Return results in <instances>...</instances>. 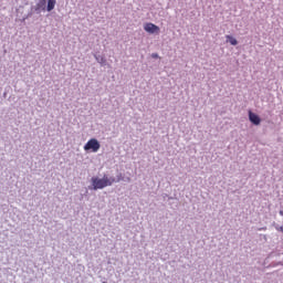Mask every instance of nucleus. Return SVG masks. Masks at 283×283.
<instances>
[{
	"mask_svg": "<svg viewBox=\"0 0 283 283\" xmlns=\"http://www.w3.org/2000/svg\"><path fill=\"white\" fill-rule=\"evenodd\" d=\"M120 180H123V175H119L117 179L104 175L103 178L92 177L91 182L94 191H97V189H105V187H112L114 182H120Z\"/></svg>",
	"mask_w": 283,
	"mask_h": 283,
	"instance_id": "obj_1",
	"label": "nucleus"
},
{
	"mask_svg": "<svg viewBox=\"0 0 283 283\" xmlns=\"http://www.w3.org/2000/svg\"><path fill=\"white\" fill-rule=\"evenodd\" d=\"M101 149V143L96 138H91L85 145H84V151H92L93 154H96Z\"/></svg>",
	"mask_w": 283,
	"mask_h": 283,
	"instance_id": "obj_2",
	"label": "nucleus"
},
{
	"mask_svg": "<svg viewBox=\"0 0 283 283\" xmlns=\"http://www.w3.org/2000/svg\"><path fill=\"white\" fill-rule=\"evenodd\" d=\"M144 30L149 34H158L160 32V28L151 22L146 23Z\"/></svg>",
	"mask_w": 283,
	"mask_h": 283,
	"instance_id": "obj_3",
	"label": "nucleus"
},
{
	"mask_svg": "<svg viewBox=\"0 0 283 283\" xmlns=\"http://www.w3.org/2000/svg\"><path fill=\"white\" fill-rule=\"evenodd\" d=\"M249 118H250V123H252L253 125H260L261 123L260 116H258L251 111L249 112Z\"/></svg>",
	"mask_w": 283,
	"mask_h": 283,
	"instance_id": "obj_4",
	"label": "nucleus"
},
{
	"mask_svg": "<svg viewBox=\"0 0 283 283\" xmlns=\"http://www.w3.org/2000/svg\"><path fill=\"white\" fill-rule=\"evenodd\" d=\"M55 6H56V0H49L48 7H46L48 12H52Z\"/></svg>",
	"mask_w": 283,
	"mask_h": 283,
	"instance_id": "obj_5",
	"label": "nucleus"
},
{
	"mask_svg": "<svg viewBox=\"0 0 283 283\" xmlns=\"http://www.w3.org/2000/svg\"><path fill=\"white\" fill-rule=\"evenodd\" d=\"M227 41L231 43L232 45H238V40L231 35H226Z\"/></svg>",
	"mask_w": 283,
	"mask_h": 283,
	"instance_id": "obj_6",
	"label": "nucleus"
},
{
	"mask_svg": "<svg viewBox=\"0 0 283 283\" xmlns=\"http://www.w3.org/2000/svg\"><path fill=\"white\" fill-rule=\"evenodd\" d=\"M38 8H45V0H39Z\"/></svg>",
	"mask_w": 283,
	"mask_h": 283,
	"instance_id": "obj_7",
	"label": "nucleus"
},
{
	"mask_svg": "<svg viewBox=\"0 0 283 283\" xmlns=\"http://www.w3.org/2000/svg\"><path fill=\"white\" fill-rule=\"evenodd\" d=\"M153 59H158V54H157V53H154V54H153Z\"/></svg>",
	"mask_w": 283,
	"mask_h": 283,
	"instance_id": "obj_8",
	"label": "nucleus"
}]
</instances>
